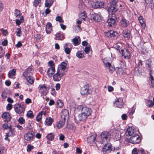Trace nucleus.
Instances as JSON below:
<instances>
[{"label": "nucleus", "instance_id": "1", "mask_svg": "<svg viewBox=\"0 0 154 154\" xmlns=\"http://www.w3.org/2000/svg\"><path fill=\"white\" fill-rule=\"evenodd\" d=\"M77 109L78 110H81L83 114L88 117L91 114L92 112L91 109L87 106H84L82 105H80L78 106Z\"/></svg>", "mask_w": 154, "mask_h": 154}, {"label": "nucleus", "instance_id": "2", "mask_svg": "<svg viewBox=\"0 0 154 154\" xmlns=\"http://www.w3.org/2000/svg\"><path fill=\"white\" fill-rule=\"evenodd\" d=\"M117 2L116 0H113L110 2L108 10L109 14H113L117 11L118 9L116 8V5Z\"/></svg>", "mask_w": 154, "mask_h": 154}, {"label": "nucleus", "instance_id": "3", "mask_svg": "<svg viewBox=\"0 0 154 154\" xmlns=\"http://www.w3.org/2000/svg\"><path fill=\"white\" fill-rule=\"evenodd\" d=\"M65 74L66 73L61 70H57L56 73L53 76V80L55 82L59 81Z\"/></svg>", "mask_w": 154, "mask_h": 154}, {"label": "nucleus", "instance_id": "4", "mask_svg": "<svg viewBox=\"0 0 154 154\" xmlns=\"http://www.w3.org/2000/svg\"><path fill=\"white\" fill-rule=\"evenodd\" d=\"M111 136L110 132L104 131L101 133V137L102 141L109 142Z\"/></svg>", "mask_w": 154, "mask_h": 154}, {"label": "nucleus", "instance_id": "5", "mask_svg": "<svg viewBox=\"0 0 154 154\" xmlns=\"http://www.w3.org/2000/svg\"><path fill=\"white\" fill-rule=\"evenodd\" d=\"M38 88L39 92L42 95L45 96L48 93L49 88L45 85H39Z\"/></svg>", "mask_w": 154, "mask_h": 154}, {"label": "nucleus", "instance_id": "6", "mask_svg": "<svg viewBox=\"0 0 154 154\" xmlns=\"http://www.w3.org/2000/svg\"><path fill=\"white\" fill-rule=\"evenodd\" d=\"M15 111L18 114H20L24 112L25 108L23 105L20 103L17 104L14 106Z\"/></svg>", "mask_w": 154, "mask_h": 154}, {"label": "nucleus", "instance_id": "7", "mask_svg": "<svg viewBox=\"0 0 154 154\" xmlns=\"http://www.w3.org/2000/svg\"><path fill=\"white\" fill-rule=\"evenodd\" d=\"M88 116L81 113L79 114L77 116H75L74 119L76 122L78 123L80 121H84L87 118Z\"/></svg>", "mask_w": 154, "mask_h": 154}, {"label": "nucleus", "instance_id": "8", "mask_svg": "<svg viewBox=\"0 0 154 154\" xmlns=\"http://www.w3.org/2000/svg\"><path fill=\"white\" fill-rule=\"evenodd\" d=\"M129 141L133 144L139 143L140 141V137L137 134L134 135L130 137Z\"/></svg>", "mask_w": 154, "mask_h": 154}, {"label": "nucleus", "instance_id": "9", "mask_svg": "<svg viewBox=\"0 0 154 154\" xmlns=\"http://www.w3.org/2000/svg\"><path fill=\"white\" fill-rule=\"evenodd\" d=\"M105 35L107 37L116 38H118L119 34L116 31L111 30L106 32Z\"/></svg>", "mask_w": 154, "mask_h": 154}, {"label": "nucleus", "instance_id": "10", "mask_svg": "<svg viewBox=\"0 0 154 154\" xmlns=\"http://www.w3.org/2000/svg\"><path fill=\"white\" fill-rule=\"evenodd\" d=\"M114 104L117 107L122 108L124 104L123 99L120 98L116 99L114 103Z\"/></svg>", "mask_w": 154, "mask_h": 154}, {"label": "nucleus", "instance_id": "11", "mask_svg": "<svg viewBox=\"0 0 154 154\" xmlns=\"http://www.w3.org/2000/svg\"><path fill=\"white\" fill-rule=\"evenodd\" d=\"M72 45L70 43H66L64 46V48L65 53L69 54L72 49Z\"/></svg>", "mask_w": 154, "mask_h": 154}, {"label": "nucleus", "instance_id": "12", "mask_svg": "<svg viewBox=\"0 0 154 154\" xmlns=\"http://www.w3.org/2000/svg\"><path fill=\"white\" fill-rule=\"evenodd\" d=\"M34 135V133L33 132H28L24 135V139L27 141H31L33 140Z\"/></svg>", "mask_w": 154, "mask_h": 154}, {"label": "nucleus", "instance_id": "13", "mask_svg": "<svg viewBox=\"0 0 154 154\" xmlns=\"http://www.w3.org/2000/svg\"><path fill=\"white\" fill-rule=\"evenodd\" d=\"M88 86L85 85L81 88V93L82 94L87 95L90 93Z\"/></svg>", "mask_w": 154, "mask_h": 154}, {"label": "nucleus", "instance_id": "14", "mask_svg": "<svg viewBox=\"0 0 154 154\" xmlns=\"http://www.w3.org/2000/svg\"><path fill=\"white\" fill-rule=\"evenodd\" d=\"M112 146L110 143H106L102 149L103 152H106L107 153H109L112 150Z\"/></svg>", "mask_w": 154, "mask_h": 154}, {"label": "nucleus", "instance_id": "15", "mask_svg": "<svg viewBox=\"0 0 154 154\" xmlns=\"http://www.w3.org/2000/svg\"><path fill=\"white\" fill-rule=\"evenodd\" d=\"M34 72L33 69L30 67H29L24 72L23 75L26 78L27 76H29L32 75Z\"/></svg>", "mask_w": 154, "mask_h": 154}, {"label": "nucleus", "instance_id": "16", "mask_svg": "<svg viewBox=\"0 0 154 154\" xmlns=\"http://www.w3.org/2000/svg\"><path fill=\"white\" fill-rule=\"evenodd\" d=\"M55 67H50L48 69L47 71L48 76L49 77H51L53 76V75L55 73Z\"/></svg>", "mask_w": 154, "mask_h": 154}, {"label": "nucleus", "instance_id": "17", "mask_svg": "<svg viewBox=\"0 0 154 154\" xmlns=\"http://www.w3.org/2000/svg\"><path fill=\"white\" fill-rule=\"evenodd\" d=\"M120 52L122 54V56H124L125 58L129 59L130 58V53L126 49H122Z\"/></svg>", "mask_w": 154, "mask_h": 154}, {"label": "nucleus", "instance_id": "18", "mask_svg": "<svg viewBox=\"0 0 154 154\" xmlns=\"http://www.w3.org/2000/svg\"><path fill=\"white\" fill-rule=\"evenodd\" d=\"M2 119H4V120L8 122L9 121L11 118V116L8 112H5L3 113L2 116Z\"/></svg>", "mask_w": 154, "mask_h": 154}, {"label": "nucleus", "instance_id": "19", "mask_svg": "<svg viewBox=\"0 0 154 154\" xmlns=\"http://www.w3.org/2000/svg\"><path fill=\"white\" fill-rule=\"evenodd\" d=\"M69 116V113L67 109H64L62 112L61 119H62L66 120V118H68Z\"/></svg>", "mask_w": 154, "mask_h": 154}, {"label": "nucleus", "instance_id": "20", "mask_svg": "<svg viewBox=\"0 0 154 154\" xmlns=\"http://www.w3.org/2000/svg\"><path fill=\"white\" fill-rule=\"evenodd\" d=\"M94 6L96 8H103L104 7V3L102 1H97L94 2Z\"/></svg>", "mask_w": 154, "mask_h": 154}, {"label": "nucleus", "instance_id": "21", "mask_svg": "<svg viewBox=\"0 0 154 154\" xmlns=\"http://www.w3.org/2000/svg\"><path fill=\"white\" fill-rule=\"evenodd\" d=\"M16 74V70L14 69L9 71L8 75L9 78L14 79L15 78V75Z\"/></svg>", "mask_w": 154, "mask_h": 154}, {"label": "nucleus", "instance_id": "22", "mask_svg": "<svg viewBox=\"0 0 154 154\" xmlns=\"http://www.w3.org/2000/svg\"><path fill=\"white\" fill-rule=\"evenodd\" d=\"M11 94V92L9 89H5L4 91L2 92V97L3 99H5L7 97Z\"/></svg>", "mask_w": 154, "mask_h": 154}, {"label": "nucleus", "instance_id": "23", "mask_svg": "<svg viewBox=\"0 0 154 154\" xmlns=\"http://www.w3.org/2000/svg\"><path fill=\"white\" fill-rule=\"evenodd\" d=\"M134 129L133 127H129L127 129L126 134L127 136H131L134 133Z\"/></svg>", "mask_w": 154, "mask_h": 154}, {"label": "nucleus", "instance_id": "24", "mask_svg": "<svg viewBox=\"0 0 154 154\" xmlns=\"http://www.w3.org/2000/svg\"><path fill=\"white\" fill-rule=\"evenodd\" d=\"M52 26V24L50 22H48L46 24V31L47 34L51 33Z\"/></svg>", "mask_w": 154, "mask_h": 154}, {"label": "nucleus", "instance_id": "25", "mask_svg": "<svg viewBox=\"0 0 154 154\" xmlns=\"http://www.w3.org/2000/svg\"><path fill=\"white\" fill-rule=\"evenodd\" d=\"M123 35L125 38H130L131 37V31L130 30L125 29L123 32Z\"/></svg>", "mask_w": 154, "mask_h": 154}, {"label": "nucleus", "instance_id": "26", "mask_svg": "<svg viewBox=\"0 0 154 154\" xmlns=\"http://www.w3.org/2000/svg\"><path fill=\"white\" fill-rule=\"evenodd\" d=\"M66 67V63L64 62L62 63L57 70H61L65 73V70Z\"/></svg>", "mask_w": 154, "mask_h": 154}, {"label": "nucleus", "instance_id": "27", "mask_svg": "<svg viewBox=\"0 0 154 154\" xmlns=\"http://www.w3.org/2000/svg\"><path fill=\"white\" fill-rule=\"evenodd\" d=\"M129 21L125 18H123L121 21V24L122 27H126L129 23Z\"/></svg>", "mask_w": 154, "mask_h": 154}, {"label": "nucleus", "instance_id": "28", "mask_svg": "<svg viewBox=\"0 0 154 154\" xmlns=\"http://www.w3.org/2000/svg\"><path fill=\"white\" fill-rule=\"evenodd\" d=\"M91 17L94 20L98 22H99L101 20L100 15L95 13L92 14Z\"/></svg>", "mask_w": 154, "mask_h": 154}, {"label": "nucleus", "instance_id": "29", "mask_svg": "<svg viewBox=\"0 0 154 154\" xmlns=\"http://www.w3.org/2000/svg\"><path fill=\"white\" fill-rule=\"evenodd\" d=\"M65 120L61 119L59 121L57 122V126L58 128H61L65 124Z\"/></svg>", "mask_w": 154, "mask_h": 154}, {"label": "nucleus", "instance_id": "30", "mask_svg": "<svg viewBox=\"0 0 154 154\" xmlns=\"http://www.w3.org/2000/svg\"><path fill=\"white\" fill-rule=\"evenodd\" d=\"M53 121V119L49 117L46 118L45 122V124L48 126H51Z\"/></svg>", "mask_w": 154, "mask_h": 154}, {"label": "nucleus", "instance_id": "31", "mask_svg": "<svg viewBox=\"0 0 154 154\" xmlns=\"http://www.w3.org/2000/svg\"><path fill=\"white\" fill-rule=\"evenodd\" d=\"M96 136L94 135H91L88 137L87 141L90 143L93 142L96 139Z\"/></svg>", "mask_w": 154, "mask_h": 154}, {"label": "nucleus", "instance_id": "32", "mask_svg": "<svg viewBox=\"0 0 154 154\" xmlns=\"http://www.w3.org/2000/svg\"><path fill=\"white\" fill-rule=\"evenodd\" d=\"M116 22V20L114 19L111 18L107 20L108 26H112V25H114V24Z\"/></svg>", "mask_w": 154, "mask_h": 154}, {"label": "nucleus", "instance_id": "33", "mask_svg": "<svg viewBox=\"0 0 154 154\" xmlns=\"http://www.w3.org/2000/svg\"><path fill=\"white\" fill-rule=\"evenodd\" d=\"M138 20L140 23L141 26L143 28H145L146 27V23L143 20V17L140 16L139 17Z\"/></svg>", "mask_w": 154, "mask_h": 154}, {"label": "nucleus", "instance_id": "34", "mask_svg": "<svg viewBox=\"0 0 154 154\" xmlns=\"http://www.w3.org/2000/svg\"><path fill=\"white\" fill-rule=\"evenodd\" d=\"M54 135L53 134L50 133L48 134L46 136V137L49 140L52 141L54 138Z\"/></svg>", "mask_w": 154, "mask_h": 154}, {"label": "nucleus", "instance_id": "35", "mask_svg": "<svg viewBox=\"0 0 154 154\" xmlns=\"http://www.w3.org/2000/svg\"><path fill=\"white\" fill-rule=\"evenodd\" d=\"M26 80L27 82L30 84H32L34 82V79L33 77L30 76H28Z\"/></svg>", "mask_w": 154, "mask_h": 154}, {"label": "nucleus", "instance_id": "36", "mask_svg": "<svg viewBox=\"0 0 154 154\" xmlns=\"http://www.w3.org/2000/svg\"><path fill=\"white\" fill-rule=\"evenodd\" d=\"M84 53H81L80 51H78L76 53V56L79 58H82L84 57Z\"/></svg>", "mask_w": 154, "mask_h": 154}, {"label": "nucleus", "instance_id": "37", "mask_svg": "<svg viewBox=\"0 0 154 154\" xmlns=\"http://www.w3.org/2000/svg\"><path fill=\"white\" fill-rule=\"evenodd\" d=\"M56 38H64V36L63 34L61 32H58L55 35Z\"/></svg>", "mask_w": 154, "mask_h": 154}, {"label": "nucleus", "instance_id": "38", "mask_svg": "<svg viewBox=\"0 0 154 154\" xmlns=\"http://www.w3.org/2000/svg\"><path fill=\"white\" fill-rule=\"evenodd\" d=\"M9 129V132L7 133V134L9 136V137L14 136L15 134L14 131L13 129H12L11 127H10Z\"/></svg>", "mask_w": 154, "mask_h": 154}, {"label": "nucleus", "instance_id": "39", "mask_svg": "<svg viewBox=\"0 0 154 154\" xmlns=\"http://www.w3.org/2000/svg\"><path fill=\"white\" fill-rule=\"evenodd\" d=\"M72 42L75 46H77L80 44L81 40L80 39L79 40L78 39H72Z\"/></svg>", "mask_w": 154, "mask_h": 154}, {"label": "nucleus", "instance_id": "40", "mask_svg": "<svg viewBox=\"0 0 154 154\" xmlns=\"http://www.w3.org/2000/svg\"><path fill=\"white\" fill-rule=\"evenodd\" d=\"M15 16L17 17H19L21 15L20 11L19 10L16 9L14 11Z\"/></svg>", "mask_w": 154, "mask_h": 154}, {"label": "nucleus", "instance_id": "41", "mask_svg": "<svg viewBox=\"0 0 154 154\" xmlns=\"http://www.w3.org/2000/svg\"><path fill=\"white\" fill-rule=\"evenodd\" d=\"M27 117L32 119L34 117V116L32 112L31 111H29L26 114Z\"/></svg>", "mask_w": 154, "mask_h": 154}, {"label": "nucleus", "instance_id": "42", "mask_svg": "<svg viewBox=\"0 0 154 154\" xmlns=\"http://www.w3.org/2000/svg\"><path fill=\"white\" fill-rule=\"evenodd\" d=\"M42 112H40L37 115L36 117V120L37 121L39 122L41 120L42 115Z\"/></svg>", "mask_w": 154, "mask_h": 154}, {"label": "nucleus", "instance_id": "43", "mask_svg": "<svg viewBox=\"0 0 154 154\" xmlns=\"http://www.w3.org/2000/svg\"><path fill=\"white\" fill-rule=\"evenodd\" d=\"M5 53V51L2 47L0 46V58H1L3 56Z\"/></svg>", "mask_w": 154, "mask_h": 154}, {"label": "nucleus", "instance_id": "44", "mask_svg": "<svg viewBox=\"0 0 154 154\" xmlns=\"http://www.w3.org/2000/svg\"><path fill=\"white\" fill-rule=\"evenodd\" d=\"M57 104L59 108L62 107L63 105V102L60 100H57Z\"/></svg>", "mask_w": 154, "mask_h": 154}, {"label": "nucleus", "instance_id": "45", "mask_svg": "<svg viewBox=\"0 0 154 154\" xmlns=\"http://www.w3.org/2000/svg\"><path fill=\"white\" fill-rule=\"evenodd\" d=\"M103 61L105 66L107 67H109L110 66L112 65L111 64L108 62H107L106 60L105 59H103Z\"/></svg>", "mask_w": 154, "mask_h": 154}, {"label": "nucleus", "instance_id": "46", "mask_svg": "<svg viewBox=\"0 0 154 154\" xmlns=\"http://www.w3.org/2000/svg\"><path fill=\"white\" fill-rule=\"evenodd\" d=\"M18 121L21 124H23L25 123V120L24 118L21 117L19 118Z\"/></svg>", "mask_w": 154, "mask_h": 154}, {"label": "nucleus", "instance_id": "47", "mask_svg": "<svg viewBox=\"0 0 154 154\" xmlns=\"http://www.w3.org/2000/svg\"><path fill=\"white\" fill-rule=\"evenodd\" d=\"M148 106L149 107H152L154 105V102L152 100H147Z\"/></svg>", "mask_w": 154, "mask_h": 154}, {"label": "nucleus", "instance_id": "48", "mask_svg": "<svg viewBox=\"0 0 154 154\" xmlns=\"http://www.w3.org/2000/svg\"><path fill=\"white\" fill-rule=\"evenodd\" d=\"M56 20L57 21H58L60 23H63L64 21L62 20V18L59 16H57L56 18Z\"/></svg>", "mask_w": 154, "mask_h": 154}, {"label": "nucleus", "instance_id": "49", "mask_svg": "<svg viewBox=\"0 0 154 154\" xmlns=\"http://www.w3.org/2000/svg\"><path fill=\"white\" fill-rule=\"evenodd\" d=\"M48 65L50 67H55V65L54 61L52 60H50L48 62Z\"/></svg>", "mask_w": 154, "mask_h": 154}, {"label": "nucleus", "instance_id": "50", "mask_svg": "<svg viewBox=\"0 0 154 154\" xmlns=\"http://www.w3.org/2000/svg\"><path fill=\"white\" fill-rule=\"evenodd\" d=\"M41 2L40 0H34V3H33V6L35 7H37Z\"/></svg>", "mask_w": 154, "mask_h": 154}, {"label": "nucleus", "instance_id": "51", "mask_svg": "<svg viewBox=\"0 0 154 154\" xmlns=\"http://www.w3.org/2000/svg\"><path fill=\"white\" fill-rule=\"evenodd\" d=\"M34 148V146H31L30 144H29L27 146V151L28 152H29L32 149Z\"/></svg>", "mask_w": 154, "mask_h": 154}, {"label": "nucleus", "instance_id": "52", "mask_svg": "<svg viewBox=\"0 0 154 154\" xmlns=\"http://www.w3.org/2000/svg\"><path fill=\"white\" fill-rule=\"evenodd\" d=\"M90 48L89 47H85L84 51L86 54H88L90 52Z\"/></svg>", "mask_w": 154, "mask_h": 154}, {"label": "nucleus", "instance_id": "53", "mask_svg": "<svg viewBox=\"0 0 154 154\" xmlns=\"http://www.w3.org/2000/svg\"><path fill=\"white\" fill-rule=\"evenodd\" d=\"M12 108V106L11 104H8L7 106V110H10Z\"/></svg>", "mask_w": 154, "mask_h": 154}, {"label": "nucleus", "instance_id": "54", "mask_svg": "<svg viewBox=\"0 0 154 154\" xmlns=\"http://www.w3.org/2000/svg\"><path fill=\"white\" fill-rule=\"evenodd\" d=\"M51 93L52 95L54 96L56 95V92L55 91V89L54 88H52L51 89Z\"/></svg>", "mask_w": 154, "mask_h": 154}, {"label": "nucleus", "instance_id": "55", "mask_svg": "<svg viewBox=\"0 0 154 154\" xmlns=\"http://www.w3.org/2000/svg\"><path fill=\"white\" fill-rule=\"evenodd\" d=\"M25 102L26 104H29L32 103V101L30 98H27L25 100Z\"/></svg>", "mask_w": 154, "mask_h": 154}, {"label": "nucleus", "instance_id": "56", "mask_svg": "<svg viewBox=\"0 0 154 154\" xmlns=\"http://www.w3.org/2000/svg\"><path fill=\"white\" fill-rule=\"evenodd\" d=\"M52 5V4L45 2V7L48 8H50Z\"/></svg>", "mask_w": 154, "mask_h": 154}, {"label": "nucleus", "instance_id": "57", "mask_svg": "<svg viewBox=\"0 0 154 154\" xmlns=\"http://www.w3.org/2000/svg\"><path fill=\"white\" fill-rule=\"evenodd\" d=\"M144 1L146 4H149L153 2V0H144Z\"/></svg>", "mask_w": 154, "mask_h": 154}, {"label": "nucleus", "instance_id": "58", "mask_svg": "<svg viewBox=\"0 0 154 154\" xmlns=\"http://www.w3.org/2000/svg\"><path fill=\"white\" fill-rule=\"evenodd\" d=\"M1 30L2 31V33L3 35H6L7 34L8 32L6 30H5L2 28Z\"/></svg>", "mask_w": 154, "mask_h": 154}, {"label": "nucleus", "instance_id": "59", "mask_svg": "<svg viewBox=\"0 0 154 154\" xmlns=\"http://www.w3.org/2000/svg\"><path fill=\"white\" fill-rule=\"evenodd\" d=\"M51 11V10H50L48 8H47L45 11V13L46 15L45 16H46L47 14H49Z\"/></svg>", "mask_w": 154, "mask_h": 154}, {"label": "nucleus", "instance_id": "60", "mask_svg": "<svg viewBox=\"0 0 154 154\" xmlns=\"http://www.w3.org/2000/svg\"><path fill=\"white\" fill-rule=\"evenodd\" d=\"M17 29L18 30V31L17 32L16 35L17 36H20V33L21 32V30L20 29V28H17Z\"/></svg>", "mask_w": 154, "mask_h": 154}, {"label": "nucleus", "instance_id": "61", "mask_svg": "<svg viewBox=\"0 0 154 154\" xmlns=\"http://www.w3.org/2000/svg\"><path fill=\"white\" fill-rule=\"evenodd\" d=\"M5 84L7 86H9L11 84V82L9 80H7L5 81Z\"/></svg>", "mask_w": 154, "mask_h": 154}, {"label": "nucleus", "instance_id": "62", "mask_svg": "<svg viewBox=\"0 0 154 154\" xmlns=\"http://www.w3.org/2000/svg\"><path fill=\"white\" fill-rule=\"evenodd\" d=\"M60 84L59 83H57L55 85L56 89L58 90L60 88Z\"/></svg>", "mask_w": 154, "mask_h": 154}, {"label": "nucleus", "instance_id": "63", "mask_svg": "<svg viewBox=\"0 0 154 154\" xmlns=\"http://www.w3.org/2000/svg\"><path fill=\"white\" fill-rule=\"evenodd\" d=\"M138 152L136 148H134L132 151V154H137Z\"/></svg>", "mask_w": 154, "mask_h": 154}, {"label": "nucleus", "instance_id": "64", "mask_svg": "<svg viewBox=\"0 0 154 154\" xmlns=\"http://www.w3.org/2000/svg\"><path fill=\"white\" fill-rule=\"evenodd\" d=\"M65 138L64 136L62 134H61L60 135L59 139L61 140H64V139Z\"/></svg>", "mask_w": 154, "mask_h": 154}]
</instances>
